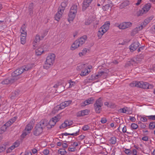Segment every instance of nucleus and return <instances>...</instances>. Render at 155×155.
I'll list each match as a JSON object with an SVG mask.
<instances>
[{"instance_id": "obj_1", "label": "nucleus", "mask_w": 155, "mask_h": 155, "mask_svg": "<svg viewBox=\"0 0 155 155\" xmlns=\"http://www.w3.org/2000/svg\"><path fill=\"white\" fill-rule=\"evenodd\" d=\"M32 65L31 64H28L25 65L20 68L17 69L12 73V77L13 78H15L16 81L19 78L18 76L21 74L23 72L27 71L32 68Z\"/></svg>"}, {"instance_id": "obj_2", "label": "nucleus", "mask_w": 155, "mask_h": 155, "mask_svg": "<svg viewBox=\"0 0 155 155\" xmlns=\"http://www.w3.org/2000/svg\"><path fill=\"white\" fill-rule=\"evenodd\" d=\"M47 125V120H41L39 123L37 124L35 127V130L33 131V134L36 136H38L42 132L43 128Z\"/></svg>"}, {"instance_id": "obj_3", "label": "nucleus", "mask_w": 155, "mask_h": 155, "mask_svg": "<svg viewBox=\"0 0 155 155\" xmlns=\"http://www.w3.org/2000/svg\"><path fill=\"white\" fill-rule=\"evenodd\" d=\"M55 57V55L54 54H50L48 55L43 66L45 69H48L52 66L54 62Z\"/></svg>"}, {"instance_id": "obj_4", "label": "nucleus", "mask_w": 155, "mask_h": 155, "mask_svg": "<svg viewBox=\"0 0 155 155\" xmlns=\"http://www.w3.org/2000/svg\"><path fill=\"white\" fill-rule=\"evenodd\" d=\"M110 23L109 21L106 22L99 29L97 33L98 36L101 38L102 35L109 29Z\"/></svg>"}, {"instance_id": "obj_5", "label": "nucleus", "mask_w": 155, "mask_h": 155, "mask_svg": "<svg viewBox=\"0 0 155 155\" xmlns=\"http://www.w3.org/2000/svg\"><path fill=\"white\" fill-rule=\"evenodd\" d=\"M78 11L77 6L73 5L71 7L68 14V21H72L75 18Z\"/></svg>"}, {"instance_id": "obj_6", "label": "nucleus", "mask_w": 155, "mask_h": 155, "mask_svg": "<svg viewBox=\"0 0 155 155\" xmlns=\"http://www.w3.org/2000/svg\"><path fill=\"white\" fill-rule=\"evenodd\" d=\"M103 105V102L101 97L96 100L94 104V108L96 113L99 114L101 113Z\"/></svg>"}, {"instance_id": "obj_7", "label": "nucleus", "mask_w": 155, "mask_h": 155, "mask_svg": "<svg viewBox=\"0 0 155 155\" xmlns=\"http://www.w3.org/2000/svg\"><path fill=\"white\" fill-rule=\"evenodd\" d=\"M83 68H84V69L82 70L80 74V75L81 76H86L91 72V70H88L87 69V65L85 64H81L78 66L77 69V70H80Z\"/></svg>"}, {"instance_id": "obj_8", "label": "nucleus", "mask_w": 155, "mask_h": 155, "mask_svg": "<svg viewBox=\"0 0 155 155\" xmlns=\"http://www.w3.org/2000/svg\"><path fill=\"white\" fill-rule=\"evenodd\" d=\"M61 118L60 115H57L52 118L49 121L48 124V122H47V127L48 128H51L54 126L56 124V123L58 122Z\"/></svg>"}, {"instance_id": "obj_9", "label": "nucleus", "mask_w": 155, "mask_h": 155, "mask_svg": "<svg viewBox=\"0 0 155 155\" xmlns=\"http://www.w3.org/2000/svg\"><path fill=\"white\" fill-rule=\"evenodd\" d=\"M132 23L130 22H124L120 24H115V26L118 27L120 29H125L132 26Z\"/></svg>"}, {"instance_id": "obj_10", "label": "nucleus", "mask_w": 155, "mask_h": 155, "mask_svg": "<svg viewBox=\"0 0 155 155\" xmlns=\"http://www.w3.org/2000/svg\"><path fill=\"white\" fill-rule=\"evenodd\" d=\"M72 101L71 100L66 101L64 102L61 103L60 105H58L54 108L55 109L57 110V108H59L60 109H64L65 107L68 106L71 103ZM59 110V109H58L57 110Z\"/></svg>"}, {"instance_id": "obj_11", "label": "nucleus", "mask_w": 155, "mask_h": 155, "mask_svg": "<svg viewBox=\"0 0 155 155\" xmlns=\"http://www.w3.org/2000/svg\"><path fill=\"white\" fill-rule=\"evenodd\" d=\"M151 7V5L150 3L146 4L142 9L139 11L140 15H142L143 14L146 13L149 11Z\"/></svg>"}, {"instance_id": "obj_12", "label": "nucleus", "mask_w": 155, "mask_h": 155, "mask_svg": "<svg viewBox=\"0 0 155 155\" xmlns=\"http://www.w3.org/2000/svg\"><path fill=\"white\" fill-rule=\"evenodd\" d=\"M46 34H45L44 35H42L41 36H40V35L38 34L35 37V39H34L33 43V46L35 47L36 44L37 43H38L40 40H42Z\"/></svg>"}, {"instance_id": "obj_13", "label": "nucleus", "mask_w": 155, "mask_h": 155, "mask_svg": "<svg viewBox=\"0 0 155 155\" xmlns=\"http://www.w3.org/2000/svg\"><path fill=\"white\" fill-rule=\"evenodd\" d=\"M87 39V36L84 35L76 40V42L77 43L78 45L79 44V47L81 46L85 43Z\"/></svg>"}, {"instance_id": "obj_14", "label": "nucleus", "mask_w": 155, "mask_h": 155, "mask_svg": "<svg viewBox=\"0 0 155 155\" xmlns=\"http://www.w3.org/2000/svg\"><path fill=\"white\" fill-rule=\"evenodd\" d=\"M143 27L142 24H141L139 26L136 27L131 32V35H134L138 33V31L141 30Z\"/></svg>"}, {"instance_id": "obj_15", "label": "nucleus", "mask_w": 155, "mask_h": 155, "mask_svg": "<svg viewBox=\"0 0 155 155\" xmlns=\"http://www.w3.org/2000/svg\"><path fill=\"white\" fill-rule=\"evenodd\" d=\"M140 43L137 41L134 42L129 47L130 51L133 52L135 51L139 46Z\"/></svg>"}, {"instance_id": "obj_16", "label": "nucleus", "mask_w": 155, "mask_h": 155, "mask_svg": "<svg viewBox=\"0 0 155 155\" xmlns=\"http://www.w3.org/2000/svg\"><path fill=\"white\" fill-rule=\"evenodd\" d=\"M94 99L93 97H91L87 100H86L83 102L81 104L82 106H85L93 103Z\"/></svg>"}, {"instance_id": "obj_17", "label": "nucleus", "mask_w": 155, "mask_h": 155, "mask_svg": "<svg viewBox=\"0 0 155 155\" xmlns=\"http://www.w3.org/2000/svg\"><path fill=\"white\" fill-rule=\"evenodd\" d=\"M15 78H13L12 77L9 78L5 79L2 82V83L3 84H8L13 83L15 81Z\"/></svg>"}, {"instance_id": "obj_18", "label": "nucleus", "mask_w": 155, "mask_h": 155, "mask_svg": "<svg viewBox=\"0 0 155 155\" xmlns=\"http://www.w3.org/2000/svg\"><path fill=\"white\" fill-rule=\"evenodd\" d=\"M93 0H84L82 5V9L85 10L89 5V4Z\"/></svg>"}, {"instance_id": "obj_19", "label": "nucleus", "mask_w": 155, "mask_h": 155, "mask_svg": "<svg viewBox=\"0 0 155 155\" xmlns=\"http://www.w3.org/2000/svg\"><path fill=\"white\" fill-rule=\"evenodd\" d=\"M153 87V86L152 84H149V83L143 82V83L142 85V88L144 89H150L152 88Z\"/></svg>"}, {"instance_id": "obj_20", "label": "nucleus", "mask_w": 155, "mask_h": 155, "mask_svg": "<svg viewBox=\"0 0 155 155\" xmlns=\"http://www.w3.org/2000/svg\"><path fill=\"white\" fill-rule=\"evenodd\" d=\"M67 2L64 1L63 2L61 3V6L59 7L58 9L60 11L64 12V10L65 8L67 6Z\"/></svg>"}, {"instance_id": "obj_21", "label": "nucleus", "mask_w": 155, "mask_h": 155, "mask_svg": "<svg viewBox=\"0 0 155 155\" xmlns=\"http://www.w3.org/2000/svg\"><path fill=\"white\" fill-rule=\"evenodd\" d=\"M89 111L87 109L81 110L78 112L77 114V116L78 117H80L87 115L89 114Z\"/></svg>"}, {"instance_id": "obj_22", "label": "nucleus", "mask_w": 155, "mask_h": 155, "mask_svg": "<svg viewBox=\"0 0 155 155\" xmlns=\"http://www.w3.org/2000/svg\"><path fill=\"white\" fill-rule=\"evenodd\" d=\"M63 13V12L60 11L58 9V12L55 16V19L58 21L60 18L61 17Z\"/></svg>"}, {"instance_id": "obj_23", "label": "nucleus", "mask_w": 155, "mask_h": 155, "mask_svg": "<svg viewBox=\"0 0 155 155\" xmlns=\"http://www.w3.org/2000/svg\"><path fill=\"white\" fill-rule=\"evenodd\" d=\"M153 16H151L149 18H146L144 21L142 23L143 26L144 27L146 25H147L149 23L150 21L153 18Z\"/></svg>"}, {"instance_id": "obj_24", "label": "nucleus", "mask_w": 155, "mask_h": 155, "mask_svg": "<svg viewBox=\"0 0 155 155\" xmlns=\"http://www.w3.org/2000/svg\"><path fill=\"white\" fill-rule=\"evenodd\" d=\"M19 145V143L18 141H16L9 148L8 150L10 152V150L11 151L13 150L15 148L18 147Z\"/></svg>"}, {"instance_id": "obj_25", "label": "nucleus", "mask_w": 155, "mask_h": 155, "mask_svg": "<svg viewBox=\"0 0 155 155\" xmlns=\"http://www.w3.org/2000/svg\"><path fill=\"white\" fill-rule=\"evenodd\" d=\"M104 105L107 107L111 108H114L115 107V104L112 102H106L104 103Z\"/></svg>"}, {"instance_id": "obj_26", "label": "nucleus", "mask_w": 155, "mask_h": 155, "mask_svg": "<svg viewBox=\"0 0 155 155\" xmlns=\"http://www.w3.org/2000/svg\"><path fill=\"white\" fill-rule=\"evenodd\" d=\"M20 32L21 33V35L25 36V35H26V31L25 27V25H23L22 26L21 29L20 30Z\"/></svg>"}, {"instance_id": "obj_27", "label": "nucleus", "mask_w": 155, "mask_h": 155, "mask_svg": "<svg viewBox=\"0 0 155 155\" xmlns=\"http://www.w3.org/2000/svg\"><path fill=\"white\" fill-rule=\"evenodd\" d=\"M79 47V44L78 45L77 43L76 42V40L75 41L73 44L72 45L71 49L72 50H74Z\"/></svg>"}, {"instance_id": "obj_28", "label": "nucleus", "mask_w": 155, "mask_h": 155, "mask_svg": "<svg viewBox=\"0 0 155 155\" xmlns=\"http://www.w3.org/2000/svg\"><path fill=\"white\" fill-rule=\"evenodd\" d=\"M33 4H32V3H31L30 4V5L28 7L29 14L30 15H31L33 14Z\"/></svg>"}, {"instance_id": "obj_29", "label": "nucleus", "mask_w": 155, "mask_h": 155, "mask_svg": "<svg viewBox=\"0 0 155 155\" xmlns=\"http://www.w3.org/2000/svg\"><path fill=\"white\" fill-rule=\"evenodd\" d=\"M36 54L37 55H41L44 52V50L41 48H39L35 51Z\"/></svg>"}, {"instance_id": "obj_30", "label": "nucleus", "mask_w": 155, "mask_h": 155, "mask_svg": "<svg viewBox=\"0 0 155 155\" xmlns=\"http://www.w3.org/2000/svg\"><path fill=\"white\" fill-rule=\"evenodd\" d=\"M33 126L31 124H29L26 126L25 130V131L30 132V131L31 130Z\"/></svg>"}, {"instance_id": "obj_31", "label": "nucleus", "mask_w": 155, "mask_h": 155, "mask_svg": "<svg viewBox=\"0 0 155 155\" xmlns=\"http://www.w3.org/2000/svg\"><path fill=\"white\" fill-rule=\"evenodd\" d=\"M26 35H21V43L24 45L26 42Z\"/></svg>"}, {"instance_id": "obj_32", "label": "nucleus", "mask_w": 155, "mask_h": 155, "mask_svg": "<svg viewBox=\"0 0 155 155\" xmlns=\"http://www.w3.org/2000/svg\"><path fill=\"white\" fill-rule=\"evenodd\" d=\"M87 51V50L86 48H84L82 50L81 52L79 53V55L80 56L84 55Z\"/></svg>"}, {"instance_id": "obj_33", "label": "nucleus", "mask_w": 155, "mask_h": 155, "mask_svg": "<svg viewBox=\"0 0 155 155\" xmlns=\"http://www.w3.org/2000/svg\"><path fill=\"white\" fill-rule=\"evenodd\" d=\"M116 141V138L115 137H112L110 140V143L112 144H115Z\"/></svg>"}, {"instance_id": "obj_34", "label": "nucleus", "mask_w": 155, "mask_h": 155, "mask_svg": "<svg viewBox=\"0 0 155 155\" xmlns=\"http://www.w3.org/2000/svg\"><path fill=\"white\" fill-rule=\"evenodd\" d=\"M12 124L11 123V122L9 120L2 127L5 128V129H6L7 127H9Z\"/></svg>"}, {"instance_id": "obj_35", "label": "nucleus", "mask_w": 155, "mask_h": 155, "mask_svg": "<svg viewBox=\"0 0 155 155\" xmlns=\"http://www.w3.org/2000/svg\"><path fill=\"white\" fill-rule=\"evenodd\" d=\"M58 153L61 155H64L67 153V152L64 149H60L58 150Z\"/></svg>"}, {"instance_id": "obj_36", "label": "nucleus", "mask_w": 155, "mask_h": 155, "mask_svg": "<svg viewBox=\"0 0 155 155\" xmlns=\"http://www.w3.org/2000/svg\"><path fill=\"white\" fill-rule=\"evenodd\" d=\"M111 9V7L109 4H107L103 6V9L104 11H107L110 10Z\"/></svg>"}, {"instance_id": "obj_37", "label": "nucleus", "mask_w": 155, "mask_h": 155, "mask_svg": "<svg viewBox=\"0 0 155 155\" xmlns=\"http://www.w3.org/2000/svg\"><path fill=\"white\" fill-rule=\"evenodd\" d=\"M149 128L150 129H153L155 127V122H150L149 124Z\"/></svg>"}, {"instance_id": "obj_38", "label": "nucleus", "mask_w": 155, "mask_h": 155, "mask_svg": "<svg viewBox=\"0 0 155 155\" xmlns=\"http://www.w3.org/2000/svg\"><path fill=\"white\" fill-rule=\"evenodd\" d=\"M69 87H71L74 86L76 84V83L74 81H73L71 80H70L69 81Z\"/></svg>"}, {"instance_id": "obj_39", "label": "nucleus", "mask_w": 155, "mask_h": 155, "mask_svg": "<svg viewBox=\"0 0 155 155\" xmlns=\"http://www.w3.org/2000/svg\"><path fill=\"white\" fill-rule=\"evenodd\" d=\"M138 127V125L135 123L132 124L131 126V128L134 130L136 129Z\"/></svg>"}, {"instance_id": "obj_40", "label": "nucleus", "mask_w": 155, "mask_h": 155, "mask_svg": "<svg viewBox=\"0 0 155 155\" xmlns=\"http://www.w3.org/2000/svg\"><path fill=\"white\" fill-rule=\"evenodd\" d=\"M142 83H143V81H136V87L141 88Z\"/></svg>"}, {"instance_id": "obj_41", "label": "nucleus", "mask_w": 155, "mask_h": 155, "mask_svg": "<svg viewBox=\"0 0 155 155\" xmlns=\"http://www.w3.org/2000/svg\"><path fill=\"white\" fill-rule=\"evenodd\" d=\"M79 132V130H78V131H77L75 133H73L68 134V135H72L73 136H77L78 135V133Z\"/></svg>"}, {"instance_id": "obj_42", "label": "nucleus", "mask_w": 155, "mask_h": 155, "mask_svg": "<svg viewBox=\"0 0 155 155\" xmlns=\"http://www.w3.org/2000/svg\"><path fill=\"white\" fill-rule=\"evenodd\" d=\"M147 116L144 117L143 116L141 117L140 118V120L141 121L143 122H146L147 120V119L146 118Z\"/></svg>"}, {"instance_id": "obj_43", "label": "nucleus", "mask_w": 155, "mask_h": 155, "mask_svg": "<svg viewBox=\"0 0 155 155\" xmlns=\"http://www.w3.org/2000/svg\"><path fill=\"white\" fill-rule=\"evenodd\" d=\"M49 152V150L47 149H45L43 151V153L45 155H48Z\"/></svg>"}, {"instance_id": "obj_44", "label": "nucleus", "mask_w": 155, "mask_h": 155, "mask_svg": "<svg viewBox=\"0 0 155 155\" xmlns=\"http://www.w3.org/2000/svg\"><path fill=\"white\" fill-rule=\"evenodd\" d=\"M26 131H25V130L24 131L23 133L22 134V136L23 137H25L28 133H30V132H28V131L26 132Z\"/></svg>"}, {"instance_id": "obj_45", "label": "nucleus", "mask_w": 155, "mask_h": 155, "mask_svg": "<svg viewBox=\"0 0 155 155\" xmlns=\"http://www.w3.org/2000/svg\"><path fill=\"white\" fill-rule=\"evenodd\" d=\"M67 125L65 123V121L62 124L61 126H60V129L64 128L67 127Z\"/></svg>"}, {"instance_id": "obj_46", "label": "nucleus", "mask_w": 155, "mask_h": 155, "mask_svg": "<svg viewBox=\"0 0 155 155\" xmlns=\"http://www.w3.org/2000/svg\"><path fill=\"white\" fill-rule=\"evenodd\" d=\"M98 72H99V76L100 77L103 75H106L107 74L105 72H104L102 71H99Z\"/></svg>"}, {"instance_id": "obj_47", "label": "nucleus", "mask_w": 155, "mask_h": 155, "mask_svg": "<svg viewBox=\"0 0 155 155\" xmlns=\"http://www.w3.org/2000/svg\"><path fill=\"white\" fill-rule=\"evenodd\" d=\"M119 111L120 112L125 113L126 112L127 110L124 108L119 109Z\"/></svg>"}, {"instance_id": "obj_48", "label": "nucleus", "mask_w": 155, "mask_h": 155, "mask_svg": "<svg viewBox=\"0 0 155 155\" xmlns=\"http://www.w3.org/2000/svg\"><path fill=\"white\" fill-rule=\"evenodd\" d=\"M147 117H148L149 119L155 120V115L149 116H147Z\"/></svg>"}, {"instance_id": "obj_49", "label": "nucleus", "mask_w": 155, "mask_h": 155, "mask_svg": "<svg viewBox=\"0 0 155 155\" xmlns=\"http://www.w3.org/2000/svg\"><path fill=\"white\" fill-rule=\"evenodd\" d=\"M67 126H70L72 124V122L69 120H66L65 121Z\"/></svg>"}, {"instance_id": "obj_50", "label": "nucleus", "mask_w": 155, "mask_h": 155, "mask_svg": "<svg viewBox=\"0 0 155 155\" xmlns=\"http://www.w3.org/2000/svg\"><path fill=\"white\" fill-rule=\"evenodd\" d=\"M89 128V127L87 125H84L82 128V129L84 131L87 130Z\"/></svg>"}, {"instance_id": "obj_51", "label": "nucleus", "mask_w": 155, "mask_h": 155, "mask_svg": "<svg viewBox=\"0 0 155 155\" xmlns=\"http://www.w3.org/2000/svg\"><path fill=\"white\" fill-rule=\"evenodd\" d=\"M101 122L102 124H104L107 122V120L105 118H102L101 119Z\"/></svg>"}, {"instance_id": "obj_52", "label": "nucleus", "mask_w": 155, "mask_h": 155, "mask_svg": "<svg viewBox=\"0 0 155 155\" xmlns=\"http://www.w3.org/2000/svg\"><path fill=\"white\" fill-rule=\"evenodd\" d=\"M142 139L143 140H144V141H147L149 140V138L147 136H146L143 137L142 138Z\"/></svg>"}, {"instance_id": "obj_53", "label": "nucleus", "mask_w": 155, "mask_h": 155, "mask_svg": "<svg viewBox=\"0 0 155 155\" xmlns=\"http://www.w3.org/2000/svg\"><path fill=\"white\" fill-rule=\"evenodd\" d=\"M131 87H136V81H134L130 84Z\"/></svg>"}, {"instance_id": "obj_54", "label": "nucleus", "mask_w": 155, "mask_h": 155, "mask_svg": "<svg viewBox=\"0 0 155 155\" xmlns=\"http://www.w3.org/2000/svg\"><path fill=\"white\" fill-rule=\"evenodd\" d=\"M25 155H32V153L30 151L27 150L25 151Z\"/></svg>"}, {"instance_id": "obj_55", "label": "nucleus", "mask_w": 155, "mask_h": 155, "mask_svg": "<svg viewBox=\"0 0 155 155\" xmlns=\"http://www.w3.org/2000/svg\"><path fill=\"white\" fill-rule=\"evenodd\" d=\"M5 147H0V153L2 152L5 150Z\"/></svg>"}, {"instance_id": "obj_56", "label": "nucleus", "mask_w": 155, "mask_h": 155, "mask_svg": "<svg viewBox=\"0 0 155 155\" xmlns=\"http://www.w3.org/2000/svg\"><path fill=\"white\" fill-rule=\"evenodd\" d=\"M135 64V62L133 60H131L130 61H129V63H128L130 65H133Z\"/></svg>"}, {"instance_id": "obj_57", "label": "nucleus", "mask_w": 155, "mask_h": 155, "mask_svg": "<svg viewBox=\"0 0 155 155\" xmlns=\"http://www.w3.org/2000/svg\"><path fill=\"white\" fill-rule=\"evenodd\" d=\"M16 118L15 117L11 119L9 121H10L12 124L16 120Z\"/></svg>"}, {"instance_id": "obj_58", "label": "nucleus", "mask_w": 155, "mask_h": 155, "mask_svg": "<svg viewBox=\"0 0 155 155\" xmlns=\"http://www.w3.org/2000/svg\"><path fill=\"white\" fill-rule=\"evenodd\" d=\"M144 48V47L143 46L140 47L137 50V52H139L140 51H142L143 49Z\"/></svg>"}, {"instance_id": "obj_59", "label": "nucleus", "mask_w": 155, "mask_h": 155, "mask_svg": "<svg viewBox=\"0 0 155 155\" xmlns=\"http://www.w3.org/2000/svg\"><path fill=\"white\" fill-rule=\"evenodd\" d=\"M75 148H68V150L70 151L73 152L75 150Z\"/></svg>"}, {"instance_id": "obj_60", "label": "nucleus", "mask_w": 155, "mask_h": 155, "mask_svg": "<svg viewBox=\"0 0 155 155\" xmlns=\"http://www.w3.org/2000/svg\"><path fill=\"white\" fill-rule=\"evenodd\" d=\"M140 127L142 128H144L146 127V125L144 124L141 123Z\"/></svg>"}, {"instance_id": "obj_61", "label": "nucleus", "mask_w": 155, "mask_h": 155, "mask_svg": "<svg viewBox=\"0 0 155 155\" xmlns=\"http://www.w3.org/2000/svg\"><path fill=\"white\" fill-rule=\"evenodd\" d=\"M130 150L128 149H126L125 150V153L127 154H128L130 153Z\"/></svg>"}, {"instance_id": "obj_62", "label": "nucleus", "mask_w": 155, "mask_h": 155, "mask_svg": "<svg viewBox=\"0 0 155 155\" xmlns=\"http://www.w3.org/2000/svg\"><path fill=\"white\" fill-rule=\"evenodd\" d=\"M132 153L134 155H137V151L135 149H134L133 150Z\"/></svg>"}, {"instance_id": "obj_63", "label": "nucleus", "mask_w": 155, "mask_h": 155, "mask_svg": "<svg viewBox=\"0 0 155 155\" xmlns=\"http://www.w3.org/2000/svg\"><path fill=\"white\" fill-rule=\"evenodd\" d=\"M72 146L74 147V148H75L77 146H78V144L77 143L74 142L72 144Z\"/></svg>"}, {"instance_id": "obj_64", "label": "nucleus", "mask_w": 155, "mask_h": 155, "mask_svg": "<svg viewBox=\"0 0 155 155\" xmlns=\"http://www.w3.org/2000/svg\"><path fill=\"white\" fill-rule=\"evenodd\" d=\"M127 130H126V127L124 126L122 128V131L123 133H126V132Z\"/></svg>"}]
</instances>
